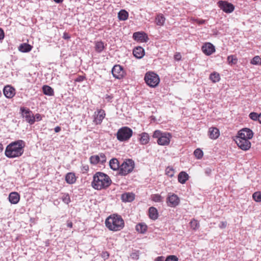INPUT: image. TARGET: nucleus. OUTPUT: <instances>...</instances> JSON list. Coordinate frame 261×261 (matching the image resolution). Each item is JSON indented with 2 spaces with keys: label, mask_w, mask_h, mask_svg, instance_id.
<instances>
[{
  "label": "nucleus",
  "mask_w": 261,
  "mask_h": 261,
  "mask_svg": "<svg viewBox=\"0 0 261 261\" xmlns=\"http://www.w3.org/2000/svg\"><path fill=\"white\" fill-rule=\"evenodd\" d=\"M25 143L22 140H18L10 143L6 147L5 154L8 158L20 156L24 152Z\"/></svg>",
  "instance_id": "nucleus-1"
},
{
  "label": "nucleus",
  "mask_w": 261,
  "mask_h": 261,
  "mask_svg": "<svg viewBox=\"0 0 261 261\" xmlns=\"http://www.w3.org/2000/svg\"><path fill=\"white\" fill-rule=\"evenodd\" d=\"M111 183L112 180L107 174L97 172L93 175L91 185L94 189L100 190L107 189Z\"/></svg>",
  "instance_id": "nucleus-2"
},
{
  "label": "nucleus",
  "mask_w": 261,
  "mask_h": 261,
  "mask_svg": "<svg viewBox=\"0 0 261 261\" xmlns=\"http://www.w3.org/2000/svg\"><path fill=\"white\" fill-rule=\"evenodd\" d=\"M105 225L110 230L117 231L123 228L124 221L120 215L114 214L106 219Z\"/></svg>",
  "instance_id": "nucleus-3"
},
{
  "label": "nucleus",
  "mask_w": 261,
  "mask_h": 261,
  "mask_svg": "<svg viewBox=\"0 0 261 261\" xmlns=\"http://www.w3.org/2000/svg\"><path fill=\"white\" fill-rule=\"evenodd\" d=\"M152 137L157 139V143L159 145L166 146L170 143L172 135L168 132L156 130L153 132Z\"/></svg>",
  "instance_id": "nucleus-4"
},
{
  "label": "nucleus",
  "mask_w": 261,
  "mask_h": 261,
  "mask_svg": "<svg viewBox=\"0 0 261 261\" xmlns=\"http://www.w3.org/2000/svg\"><path fill=\"white\" fill-rule=\"evenodd\" d=\"M133 134V132L130 128L127 126H123L118 130L116 136L117 140L120 142H125L132 137Z\"/></svg>",
  "instance_id": "nucleus-5"
},
{
  "label": "nucleus",
  "mask_w": 261,
  "mask_h": 261,
  "mask_svg": "<svg viewBox=\"0 0 261 261\" xmlns=\"http://www.w3.org/2000/svg\"><path fill=\"white\" fill-rule=\"evenodd\" d=\"M135 167V162L132 159H126L120 165L118 174L125 176L132 172Z\"/></svg>",
  "instance_id": "nucleus-6"
},
{
  "label": "nucleus",
  "mask_w": 261,
  "mask_h": 261,
  "mask_svg": "<svg viewBox=\"0 0 261 261\" xmlns=\"http://www.w3.org/2000/svg\"><path fill=\"white\" fill-rule=\"evenodd\" d=\"M144 80L147 85L150 87H156L160 82L159 75L153 72H148L145 74Z\"/></svg>",
  "instance_id": "nucleus-7"
},
{
  "label": "nucleus",
  "mask_w": 261,
  "mask_h": 261,
  "mask_svg": "<svg viewBox=\"0 0 261 261\" xmlns=\"http://www.w3.org/2000/svg\"><path fill=\"white\" fill-rule=\"evenodd\" d=\"M20 114L23 118L25 121L29 123L30 125H32L35 123V118L32 111L29 108L21 107L20 108Z\"/></svg>",
  "instance_id": "nucleus-8"
},
{
  "label": "nucleus",
  "mask_w": 261,
  "mask_h": 261,
  "mask_svg": "<svg viewBox=\"0 0 261 261\" xmlns=\"http://www.w3.org/2000/svg\"><path fill=\"white\" fill-rule=\"evenodd\" d=\"M113 76L116 79H122L125 75V72L122 66L117 64L113 66L112 69Z\"/></svg>",
  "instance_id": "nucleus-9"
},
{
  "label": "nucleus",
  "mask_w": 261,
  "mask_h": 261,
  "mask_svg": "<svg viewBox=\"0 0 261 261\" xmlns=\"http://www.w3.org/2000/svg\"><path fill=\"white\" fill-rule=\"evenodd\" d=\"M218 5L220 9L226 13H230L234 10V6L227 1H220Z\"/></svg>",
  "instance_id": "nucleus-10"
},
{
  "label": "nucleus",
  "mask_w": 261,
  "mask_h": 261,
  "mask_svg": "<svg viewBox=\"0 0 261 261\" xmlns=\"http://www.w3.org/2000/svg\"><path fill=\"white\" fill-rule=\"evenodd\" d=\"M253 135V132L250 128H244L238 132L235 139H250Z\"/></svg>",
  "instance_id": "nucleus-11"
},
{
  "label": "nucleus",
  "mask_w": 261,
  "mask_h": 261,
  "mask_svg": "<svg viewBox=\"0 0 261 261\" xmlns=\"http://www.w3.org/2000/svg\"><path fill=\"white\" fill-rule=\"evenodd\" d=\"M105 116L106 113L103 110H97L94 113L93 122L96 125L100 124Z\"/></svg>",
  "instance_id": "nucleus-12"
},
{
  "label": "nucleus",
  "mask_w": 261,
  "mask_h": 261,
  "mask_svg": "<svg viewBox=\"0 0 261 261\" xmlns=\"http://www.w3.org/2000/svg\"><path fill=\"white\" fill-rule=\"evenodd\" d=\"M238 147L243 150H247L251 147V143L248 139H234Z\"/></svg>",
  "instance_id": "nucleus-13"
},
{
  "label": "nucleus",
  "mask_w": 261,
  "mask_h": 261,
  "mask_svg": "<svg viewBox=\"0 0 261 261\" xmlns=\"http://www.w3.org/2000/svg\"><path fill=\"white\" fill-rule=\"evenodd\" d=\"M180 200L178 197L175 194L168 195L167 198V203L169 206L175 207L179 203Z\"/></svg>",
  "instance_id": "nucleus-14"
},
{
  "label": "nucleus",
  "mask_w": 261,
  "mask_h": 261,
  "mask_svg": "<svg viewBox=\"0 0 261 261\" xmlns=\"http://www.w3.org/2000/svg\"><path fill=\"white\" fill-rule=\"evenodd\" d=\"M133 39L137 41L141 42H147L149 38L147 34L143 32H137L133 34Z\"/></svg>",
  "instance_id": "nucleus-15"
},
{
  "label": "nucleus",
  "mask_w": 261,
  "mask_h": 261,
  "mask_svg": "<svg viewBox=\"0 0 261 261\" xmlns=\"http://www.w3.org/2000/svg\"><path fill=\"white\" fill-rule=\"evenodd\" d=\"M201 49L203 53L207 56H210L215 51L214 45L210 42L205 43L202 46Z\"/></svg>",
  "instance_id": "nucleus-16"
},
{
  "label": "nucleus",
  "mask_w": 261,
  "mask_h": 261,
  "mask_svg": "<svg viewBox=\"0 0 261 261\" xmlns=\"http://www.w3.org/2000/svg\"><path fill=\"white\" fill-rule=\"evenodd\" d=\"M3 93L7 98H11L15 94V89L11 86L7 85L4 88Z\"/></svg>",
  "instance_id": "nucleus-17"
},
{
  "label": "nucleus",
  "mask_w": 261,
  "mask_h": 261,
  "mask_svg": "<svg viewBox=\"0 0 261 261\" xmlns=\"http://www.w3.org/2000/svg\"><path fill=\"white\" fill-rule=\"evenodd\" d=\"M133 55L137 59H141L145 55L144 48L141 46L136 47L133 49Z\"/></svg>",
  "instance_id": "nucleus-18"
},
{
  "label": "nucleus",
  "mask_w": 261,
  "mask_h": 261,
  "mask_svg": "<svg viewBox=\"0 0 261 261\" xmlns=\"http://www.w3.org/2000/svg\"><path fill=\"white\" fill-rule=\"evenodd\" d=\"M139 141L141 145H146L149 142V136L148 133L146 132L142 133L139 134Z\"/></svg>",
  "instance_id": "nucleus-19"
},
{
  "label": "nucleus",
  "mask_w": 261,
  "mask_h": 261,
  "mask_svg": "<svg viewBox=\"0 0 261 261\" xmlns=\"http://www.w3.org/2000/svg\"><path fill=\"white\" fill-rule=\"evenodd\" d=\"M8 198L11 204H17L20 200V195L17 192H11Z\"/></svg>",
  "instance_id": "nucleus-20"
},
{
  "label": "nucleus",
  "mask_w": 261,
  "mask_h": 261,
  "mask_svg": "<svg viewBox=\"0 0 261 261\" xmlns=\"http://www.w3.org/2000/svg\"><path fill=\"white\" fill-rule=\"evenodd\" d=\"M121 198L123 202H132L135 199V195L132 193H124L121 195Z\"/></svg>",
  "instance_id": "nucleus-21"
},
{
  "label": "nucleus",
  "mask_w": 261,
  "mask_h": 261,
  "mask_svg": "<svg viewBox=\"0 0 261 261\" xmlns=\"http://www.w3.org/2000/svg\"><path fill=\"white\" fill-rule=\"evenodd\" d=\"M109 165L111 169L113 170L116 171L119 170L120 167V165L118 160L116 158L112 159L109 162Z\"/></svg>",
  "instance_id": "nucleus-22"
},
{
  "label": "nucleus",
  "mask_w": 261,
  "mask_h": 261,
  "mask_svg": "<svg viewBox=\"0 0 261 261\" xmlns=\"http://www.w3.org/2000/svg\"><path fill=\"white\" fill-rule=\"evenodd\" d=\"M210 138L212 139H216L220 135L219 130L216 127H211L208 130Z\"/></svg>",
  "instance_id": "nucleus-23"
},
{
  "label": "nucleus",
  "mask_w": 261,
  "mask_h": 261,
  "mask_svg": "<svg viewBox=\"0 0 261 261\" xmlns=\"http://www.w3.org/2000/svg\"><path fill=\"white\" fill-rule=\"evenodd\" d=\"M65 179L66 182L68 184L71 185L76 181V177L75 174L72 172H69L67 173L65 177Z\"/></svg>",
  "instance_id": "nucleus-24"
},
{
  "label": "nucleus",
  "mask_w": 261,
  "mask_h": 261,
  "mask_svg": "<svg viewBox=\"0 0 261 261\" xmlns=\"http://www.w3.org/2000/svg\"><path fill=\"white\" fill-rule=\"evenodd\" d=\"M149 217L150 219L155 220L158 219L159 214L158 210L154 207H150L148 210Z\"/></svg>",
  "instance_id": "nucleus-25"
},
{
  "label": "nucleus",
  "mask_w": 261,
  "mask_h": 261,
  "mask_svg": "<svg viewBox=\"0 0 261 261\" xmlns=\"http://www.w3.org/2000/svg\"><path fill=\"white\" fill-rule=\"evenodd\" d=\"M189 177V175L186 172L181 171L178 175V180L180 183L184 184L188 180Z\"/></svg>",
  "instance_id": "nucleus-26"
},
{
  "label": "nucleus",
  "mask_w": 261,
  "mask_h": 261,
  "mask_svg": "<svg viewBox=\"0 0 261 261\" xmlns=\"http://www.w3.org/2000/svg\"><path fill=\"white\" fill-rule=\"evenodd\" d=\"M32 46L28 43H24L21 44L19 47V50L22 53H28L31 50Z\"/></svg>",
  "instance_id": "nucleus-27"
},
{
  "label": "nucleus",
  "mask_w": 261,
  "mask_h": 261,
  "mask_svg": "<svg viewBox=\"0 0 261 261\" xmlns=\"http://www.w3.org/2000/svg\"><path fill=\"white\" fill-rule=\"evenodd\" d=\"M42 91L44 94L48 96H53L54 95V89L48 85H44L42 87Z\"/></svg>",
  "instance_id": "nucleus-28"
},
{
  "label": "nucleus",
  "mask_w": 261,
  "mask_h": 261,
  "mask_svg": "<svg viewBox=\"0 0 261 261\" xmlns=\"http://www.w3.org/2000/svg\"><path fill=\"white\" fill-rule=\"evenodd\" d=\"M147 229V226L143 223H140L136 225V230L139 233H144Z\"/></svg>",
  "instance_id": "nucleus-29"
},
{
  "label": "nucleus",
  "mask_w": 261,
  "mask_h": 261,
  "mask_svg": "<svg viewBox=\"0 0 261 261\" xmlns=\"http://www.w3.org/2000/svg\"><path fill=\"white\" fill-rule=\"evenodd\" d=\"M104 43L101 41H96L95 43V50L98 53H100L105 48Z\"/></svg>",
  "instance_id": "nucleus-30"
},
{
  "label": "nucleus",
  "mask_w": 261,
  "mask_h": 261,
  "mask_svg": "<svg viewBox=\"0 0 261 261\" xmlns=\"http://www.w3.org/2000/svg\"><path fill=\"white\" fill-rule=\"evenodd\" d=\"M128 17V13L125 10H121L118 13V18L120 20H126Z\"/></svg>",
  "instance_id": "nucleus-31"
},
{
  "label": "nucleus",
  "mask_w": 261,
  "mask_h": 261,
  "mask_svg": "<svg viewBox=\"0 0 261 261\" xmlns=\"http://www.w3.org/2000/svg\"><path fill=\"white\" fill-rule=\"evenodd\" d=\"M165 17L162 14H159L155 18L156 24L158 25L163 26L165 21Z\"/></svg>",
  "instance_id": "nucleus-32"
},
{
  "label": "nucleus",
  "mask_w": 261,
  "mask_h": 261,
  "mask_svg": "<svg viewBox=\"0 0 261 261\" xmlns=\"http://www.w3.org/2000/svg\"><path fill=\"white\" fill-rule=\"evenodd\" d=\"M209 79L213 83H216L220 80V76L218 72H214L210 75Z\"/></svg>",
  "instance_id": "nucleus-33"
},
{
  "label": "nucleus",
  "mask_w": 261,
  "mask_h": 261,
  "mask_svg": "<svg viewBox=\"0 0 261 261\" xmlns=\"http://www.w3.org/2000/svg\"><path fill=\"white\" fill-rule=\"evenodd\" d=\"M261 116V113L257 114L255 112H251L249 114V117L250 119L254 121L258 120L260 123H261V121L259 120V117Z\"/></svg>",
  "instance_id": "nucleus-34"
},
{
  "label": "nucleus",
  "mask_w": 261,
  "mask_h": 261,
  "mask_svg": "<svg viewBox=\"0 0 261 261\" xmlns=\"http://www.w3.org/2000/svg\"><path fill=\"white\" fill-rule=\"evenodd\" d=\"M90 161L92 164L96 165L100 163L99 156L98 155H92L90 158Z\"/></svg>",
  "instance_id": "nucleus-35"
},
{
  "label": "nucleus",
  "mask_w": 261,
  "mask_h": 261,
  "mask_svg": "<svg viewBox=\"0 0 261 261\" xmlns=\"http://www.w3.org/2000/svg\"><path fill=\"white\" fill-rule=\"evenodd\" d=\"M227 62L229 64H236L237 63L238 59L233 55L228 56L227 58Z\"/></svg>",
  "instance_id": "nucleus-36"
},
{
  "label": "nucleus",
  "mask_w": 261,
  "mask_h": 261,
  "mask_svg": "<svg viewBox=\"0 0 261 261\" xmlns=\"http://www.w3.org/2000/svg\"><path fill=\"white\" fill-rule=\"evenodd\" d=\"M194 154L198 159H200L203 155V152L200 148H197L195 150Z\"/></svg>",
  "instance_id": "nucleus-37"
},
{
  "label": "nucleus",
  "mask_w": 261,
  "mask_h": 261,
  "mask_svg": "<svg viewBox=\"0 0 261 261\" xmlns=\"http://www.w3.org/2000/svg\"><path fill=\"white\" fill-rule=\"evenodd\" d=\"M252 198L256 202H261V192L258 191L254 193Z\"/></svg>",
  "instance_id": "nucleus-38"
},
{
  "label": "nucleus",
  "mask_w": 261,
  "mask_h": 261,
  "mask_svg": "<svg viewBox=\"0 0 261 261\" xmlns=\"http://www.w3.org/2000/svg\"><path fill=\"white\" fill-rule=\"evenodd\" d=\"M251 63L253 65L261 64V58L258 56H255L251 61Z\"/></svg>",
  "instance_id": "nucleus-39"
},
{
  "label": "nucleus",
  "mask_w": 261,
  "mask_h": 261,
  "mask_svg": "<svg viewBox=\"0 0 261 261\" xmlns=\"http://www.w3.org/2000/svg\"><path fill=\"white\" fill-rule=\"evenodd\" d=\"M61 199L62 201L67 204L71 202L69 195L68 193L63 194Z\"/></svg>",
  "instance_id": "nucleus-40"
},
{
  "label": "nucleus",
  "mask_w": 261,
  "mask_h": 261,
  "mask_svg": "<svg viewBox=\"0 0 261 261\" xmlns=\"http://www.w3.org/2000/svg\"><path fill=\"white\" fill-rule=\"evenodd\" d=\"M151 199L154 202H160L162 201L163 198L159 194H154L152 195Z\"/></svg>",
  "instance_id": "nucleus-41"
},
{
  "label": "nucleus",
  "mask_w": 261,
  "mask_h": 261,
  "mask_svg": "<svg viewBox=\"0 0 261 261\" xmlns=\"http://www.w3.org/2000/svg\"><path fill=\"white\" fill-rule=\"evenodd\" d=\"M190 226L193 229L196 230L199 227V224L197 220L193 219L190 222Z\"/></svg>",
  "instance_id": "nucleus-42"
},
{
  "label": "nucleus",
  "mask_w": 261,
  "mask_h": 261,
  "mask_svg": "<svg viewBox=\"0 0 261 261\" xmlns=\"http://www.w3.org/2000/svg\"><path fill=\"white\" fill-rule=\"evenodd\" d=\"M166 173L168 176L172 177L174 175V171L173 168L169 167H167L166 169Z\"/></svg>",
  "instance_id": "nucleus-43"
},
{
  "label": "nucleus",
  "mask_w": 261,
  "mask_h": 261,
  "mask_svg": "<svg viewBox=\"0 0 261 261\" xmlns=\"http://www.w3.org/2000/svg\"><path fill=\"white\" fill-rule=\"evenodd\" d=\"M165 261H178V258L173 255L168 256Z\"/></svg>",
  "instance_id": "nucleus-44"
},
{
  "label": "nucleus",
  "mask_w": 261,
  "mask_h": 261,
  "mask_svg": "<svg viewBox=\"0 0 261 261\" xmlns=\"http://www.w3.org/2000/svg\"><path fill=\"white\" fill-rule=\"evenodd\" d=\"M98 155L99 156L100 163L101 164H103L106 162V156L104 153H100Z\"/></svg>",
  "instance_id": "nucleus-45"
},
{
  "label": "nucleus",
  "mask_w": 261,
  "mask_h": 261,
  "mask_svg": "<svg viewBox=\"0 0 261 261\" xmlns=\"http://www.w3.org/2000/svg\"><path fill=\"white\" fill-rule=\"evenodd\" d=\"M109 256V253L107 251H103L101 254V256L104 259V260L108 259Z\"/></svg>",
  "instance_id": "nucleus-46"
},
{
  "label": "nucleus",
  "mask_w": 261,
  "mask_h": 261,
  "mask_svg": "<svg viewBox=\"0 0 261 261\" xmlns=\"http://www.w3.org/2000/svg\"><path fill=\"white\" fill-rule=\"evenodd\" d=\"M212 169L211 168L207 167L204 169V173L207 176L211 175Z\"/></svg>",
  "instance_id": "nucleus-47"
},
{
  "label": "nucleus",
  "mask_w": 261,
  "mask_h": 261,
  "mask_svg": "<svg viewBox=\"0 0 261 261\" xmlns=\"http://www.w3.org/2000/svg\"><path fill=\"white\" fill-rule=\"evenodd\" d=\"M34 118H35V122L40 121L42 120V116L40 114H36L35 116H34Z\"/></svg>",
  "instance_id": "nucleus-48"
},
{
  "label": "nucleus",
  "mask_w": 261,
  "mask_h": 261,
  "mask_svg": "<svg viewBox=\"0 0 261 261\" xmlns=\"http://www.w3.org/2000/svg\"><path fill=\"white\" fill-rule=\"evenodd\" d=\"M113 98V96L112 95H106L105 96V99L107 100V101L109 102H112V100Z\"/></svg>",
  "instance_id": "nucleus-49"
},
{
  "label": "nucleus",
  "mask_w": 261,
  "mask_h": 261,
  "mask_svg": "<svg viewBox=\"0 0 261 261\" xmlns=\"http://www.w3.org/2000/svg\"><path fill=\"white\" fill-rule=\"evenodd\" d=\"M5 37V33L4 30L0 28V40H3Z\"/></svg>",
  "instance_id": "nucleus-50"
},
{
  "label": "nucleus",
  "mask_w": 261,
  "mask_h": 261,
  "mask_svg": "<svg viewBox=\"0 0 261 261\" xmlns=\"http://www.w3.org/2000/svg\"><path fill=\"white\" fill-rule=\"evenodd\" d=\"M63 38L65 40H69L70 38V36L68 33L64 32L63 33Z\"/></svg>",
  "instance_id": "nucleus-51"
},
{
  "label": "nucleus",
  "mask_w": 261,
  "mask_h": 261,
  "mask_svg": "<svg viewBox=\"0 0 261 261\" xmlns=\"http://www.w3.org/2000/svg\"><path fill=\"white\" fill-rule=\"evenodd\" d=\"M85 77L84 76L80 75L76 78L75 81L77 82H81L85 80Z\"/></svg>",
  "instance_id": "nucleus-52"
},
{
  "label": "nucleus",
  "mask_w": 261,
  "mask_h": 261,
  "mask_svg": "<svg viewBox=\"0 0 261 261\" xmlns=\"http://www.w3.org/2000/svg\"><path fill=\"white\" fill-rule=\"evenodd\" d=\"M181 56L179 53L176 54L174 55V59L177 61H179L181 59Z\"/></svg>",
  "instance_id": "nucleus-53"
},
{
  "label": "nucleus",
  "mask_w": 261,
  "mask_h": 261,
  "mask_svg": "<svg viewBox=\"0 0 261 261\" xmlns=\"http://www.w3.org/2000/svg\"><path fill=\"white\" fill-rule=\"evenodd\" d=\"M164 257L163 256H160L155 259V261H164Z\"/></svg>",
  "instance_id": "nucleus-54"
},
{
  "label": "nucleus",
  "mask_w": 261,
  "mask_h": 261,
  "mask_svg": "<svg viewBox=\"0 0 261 261\" xmlns=\"http://www.w3.org/2000/svg\"><path fill=\"white\" fill-rule=\"evenodd\" d=\"M54 130L56 133H59V132L61 131V128L60 126H58L55 128Z\"/></svg>",
  "instance_id": "nucleus-55"
},
{
  "label": "nucleus",
  "mask_w": 261,
  "mask_h": 261,
  "mask_svg": "<svg viewBox=\"0 0 261 261\" xmlns=\"http://www.w3.org/2000/svg\"><path fill=\"white\" fill-rule=\"evenodd\" d=\"M88 170H89V167L88 166H85L83 168V172H87L88 171Z\"/></svg>",
  "instance_id": "nucleus-56"
},
{
  "label": "nucleus",
  "mask_w": 261,
  "mask_h": 261,
  "mask_svg": "<svg viewBox=\"0 0 261 261\" xmlns=\"http://www.w3.org/2000/svg\"><path fill=\"white\" fill-rule=\"evenodd\" d=\"M67 226H68V227L71 228V227H72L73 224H72V222H71V221H68V222H67Z\"/></svg>",
  "instance_id": "nucleus-57"
},
{
  "label": "nucleus",
  "mask_w": 261,
  "mask_h": 261,
  "mask_svg": "<svg viewBox=\"0 0 261 261\" xmlns=\"http://www.w3.org/2000/svg\"><path fill=\"white\" fill-rule=\"evenodd\" d=\"M54 1L57 4H60V3H62L63 0H54Z\"/></svg>",
  "instance_id": "nucleus-58"
},
{
  "label": "nucleus",
  "mask_w": 261,
  "mask_h": 261,
  "mask_svg": "<svg viewBox=\"0 0 261 261\" xmlns=\"http://www.w3.org/2000/svg\"><path fill=\"white\" fill-rule=\"evenodd\" d=\"M4 147L2 143H0V152H2L3 150Z\"/></svg>",
  "instance_id": "nucleus-59"
},
{
  "label": "nucleus",
  "mask_w": 261,
  "mask_h": 261,
  "mask_svg": "<svg viewBox=\"0 0 261 261\" xmlns=\"http://www.w3.org/2000/svg\"><path fill=\"white\" fill-rule=\"evenodd\" d=\"M134 256H133V258H136V259H138V255H136V254H134Z\"/></svg>",
  "instance_id": "nucleus-60"
},
{
  "label": "nucleus",
  "mask_w": 261,
  "mask_h": 261,
  "mask_svg": "<svg viewBox=\"0 0 261 261\" xmlns=\"http://www.w3.org/2000/svg\"><path fill=\"white\" fill-rule=\"evenodd\" d=\"M134 256H133V258H136V259H138V255H136V254H134Z\"/></svg>",
  "instance_id": "nucleus-61"
},
{
  "label": "nucleus",
  "mask_w": 261,
  "mask_h": 261,
  "mask_svg": "<svg viewBox=\"0 0 261 261\" xmlns=\"http://www.w3.org/2000/svg\"><path fill=\"white\" fill-rule=\"evenodd\" d=\"M205 22V20H201L200 22H199V23L200 24H202L203 23H204Z\"/></svg>",
  "instance_id": "nucleus-62"
},
{
  "label": "nucleus",
  "mask_w": 261,
  "mask_h": 261,
  "mask_svg": "<svg viewBox=\"0 0 261 261\" xmlns=\"http://www.w3.org/2000/svg\"><path fill=\"white\" fill-rule=\"evenodd\" d=\"M222 226L223 227H225V224H224V223L222 222Z\"/></svg>",
  "instance_id": "nucleus-63"
}]
</instances>
